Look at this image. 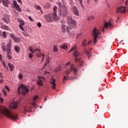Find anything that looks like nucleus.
I'll return each instance as SVG.
<instances>
[{
	"label": "nucleus",
	"mask_w": 128,
	"mask_h": 128,
	"mask_svg": "<svg viewBox=\"0 0 128 128\" xmlns=\"http://www.w3.org/2000/svg\"><path fill=\"white\" fill-rule=\"evenodd\" d=\"M38 26V28H40L42 26V24H40V22H38L37 24Z\"/></svg>",
	"instance_id": "a18cd8bd"
},
{
	"label": "nucleus",
	"mask_w": 128,
	"mask_h": 128,
	"mask_svg": "<svg viewBox=\"0 0 128 128\" xmlns=\"http://www.w3.org/2000/svg\"><path fill=\"white\" fill-rule=\"evenodd\" d=\"M94 17L93 16H90L88 19V20H94Z\"/></svg>",
	"instance_id": "f704fd0d"
},
{
	"label": "nucleus",
	"mask_w": 128,
	"mask_h": 128,
	"mask_svg": "<svg viewBox=\"0 0 128 128\" xmlns=\"http://www.w3.org/2000/svg\"><path fill=\"white\" fill-rule=\"evenodd\" d=\"M88 44H86V40H84V41L82 43V46H86Z\"/></svg>",
	"instance_id": "412c9836"
},
{
	"label": "nucleus",
	"mask_w": 128,
	"mask_h": 128,
	"mask_svg": "<svg viewBox=\"0 0 128 128\" xmlns=\"http://www.w3.org/2000/svg\"><path fill=\"white\" fill-rule=\"evenodd\" d=\"M91 42H92V41H90V40L88 41L87 44H90Z\"/></svg>",
	"instance_id": "6e6d98bb"
},
{
	"label": "nucleus",
	"mask_w": 128,
	"mask_h": 128,
	"mask_svg": "<svg viewBox=\"0 0 128 128\" xmlns=\"http://www.w3.org/2000/svg\"><path fill=\"white\" fill-rule=\"evenodd\" d=\"M10 106L14 110H16L18 108V104L16 103H12L10 104Z\"/></svg>",
	"instance_id": "6ab92c4d"
},
{
	"label": "nucleus",
	"mask_w": 128,
	"mask_h": 128,
	"mask_svg": "<svg viewBox=\"0 0 128 128\" xmlns=\"http://www.w3.org/2000/svg\"><path fill=\"white\" fill-rule=\"evenodd\" d=\"M2 36H3V38H6V32H3Z\"/></svg>",
	"instance_id": "2f4dec72"
},
{
	"label": "nucleus",
	"mask_w": 128,
	"mask_h": 128,
	"mask_svg": "<svg viewBox=\"0 0 128 128\" xmlns=\"http://www.w3.org/2000/svg\"><path fill=\"white\" fill-rule=\"evenodd\" d=\"M81 36V34H79L77 35V36L78 37V36Z\"/></svg>",
	"instance_id": "052dcab7"
},
{
	"label": "nucleus",
	"mask_w": 128,
	"mask_h": 128,
	"mask_svg": "<svg viewBox=\"0 0 128 128\" xmlns=\"http://www.w3.org/2000/svg\"><path fill=\"white\" fill-rule=\"evenodd\" d=\"M40 12H41L42 14H44V12H42V9H40Z\"/></svg>",
	"instance_id": "e2e57ef3"
},
{
	"label": "nucleus",
	"mask_w": 128,
	"mask_h": 128,
	"mask_svg": "<svg viewBox=\"0 0 128 128\" xmlns=\"http://www.w3.org/2000/svg\"><path fill=\"white\" fill-rule=\"evenodd\" d=\"M2 2L4 6L8 8V4H10V1H8V0H2Z\"/></svg>",
	"instance_id": "a211bd4d"
},
{
	"label": "nucleus",
	"mask_w": 128,
	"mask_h": 128,
	"mask_svg": "<svg viewBox=\"0 0 128 128\" xmlns=\"http://www.w3.org/2000/svg\"><path fill=\"white\" fill-rule=\"evenodd\" d=\"M58 6H59L60 8V6H62V3H60V2H59L58 3Z\"/></svg>",
	"instance_id": "603ef678"
},
{
	"label": "nucleus",
	"mask_w": 128,
	"mask_h": 128,
	"mask_svg": "<svg viewBox=\"0 0 128 128\" xmlns=\"http://www.w3.org/2000/svg\"><path fill=\"white\" fill-rule=\"evenodd\" d=\"M34 6L36 10H42V8L39 5H36L35 4Z\"/></svg>",
	"instance_id": "b1692460"
},
{
	"label": "nucleus",
	"mask_w": 128,
	"mask_h": 128,
	"mask_svg": "<svg viewBox=\"0 0 128 128\" xmlns=\"http://www.w3.org/2000/svg\"><path fill=\"white\" fill-rule=\"evenodd\" d=\"M32 106H33L34 108H36L37 106H36V102H33V103L32 104Z\"/></svg>",
	"instance_id": "4c0bfd02"
},
{
	"label": "nucleus",
	"mask_w": 128,
	"mask_h": 128,
	"mask_svg": "<svg viewBox=\"0 0 128 128\" xmlns=\"http://www.w3.org/2000/svg\"><path fill=\"white\" fill-rule=\"evenodd\" d=\"M100 34V32L98 31V29L96 28H95L92 32V36L94 38V44H96L98 40L96 39L98 38V36Z\"/></svg>",
	"instance_id": "423d86ee"
},
{
	"label": "nucleus",
	"mask_w": 128,
	"mask_h": 128,
	"mask_svg": "<svg viewBox=\"0 0 128 128\" xmlns=\"http://www.w3.org/2000/svg\"><path fill=\"white\" fill-rule=\"evenodd\" d=\"M20 88L22 90L21 92H22V94L24 96L26 94H28V92H29L28 88V86H26L25 85L22 84L18 88V94H20Z\"/></svg>",
	"instance_id": "39448f33"
},
{
	"label": "nucleus",
	"mask_w": 128,
	"mask_h": 128,
	"mask_svg": "<svg viewBox=\"0 0 128 128\" xmlns=\"http://www.w3.org/2000/svg\"><path fill=\"white\" fill-rule=\"evenodd\" d=\"M0 102H1V104L4 102V98H2V97H0Z\"/></svg>",
	"instance_id": "37998d69"
},
{
	"label": "nucleus",
	"mask_w": 128,
	"mask_h": 128,
	"mask_svg": "<svg viewBox=\"0 0 128 128\" xmlns=\"http://www.w3.org/2000/svg\"><path fill=\"white\" fill-rule=\"evenodd\" d=\"M72 11L74 16H80V14L78 13V8H76V7H72Z\"/></svg>",
	"instance_id": "9d476101"
},
{
	"label": "nucleus",
	"mask_w": 128,
	"mask_h": 128,
	"mask_svg": "<svg viewBox=\"0 0 128 128\" xmlns=\"http://www.w3.org/2000/svg\"><path fill=\"white\" fill-rule=\"evenodd\" d=\"M74 72V74H76V72H78V69L76 68H74V64L70 65V68L69 70H68L66 71V74L67 76H68V74H70L71 72Z\"/></svg>",
	"instance_id": "0eeeda50"
},
{
	"label": "nucleus",
	"mask_w": 128,
	"mask_h": 128,
	"mask_svg": "<svg viewBox=\"0 0 128 128\" xmlns=\"http://www.w3.org/2000/svg\"><path fill=\"white\" fill-rule=\"evenodd\" d=\"M8 66L11 72H14V65L11 63H8Z\"/></svg>",
	"instance_id": "aec40b11"
},
{
	"label": "nucleus",
	"mask_w": 128,
	"mask_h": 128,
	"mask_svg": "<svg viewBox=\"0 0 128 128\" xmlns=\"http://www.w3.org/2000/svg\"><path fill=\"white\" fill-rule=\"evenodd\" d=\"M5 88L7 90L8 92H10V87H8V86H5Z\"/></svg>",
	"instance_id": "79ce46f5"
},
{
	"label": "nucleus",
	"mask_w": 128,
	"mask_h": 128,
	"mask_svg": "<svg viewBox=\"0 0 128 128\" xmlns=\"http://www.w3.org/2000/svg\"><path fill=\"white\" fill-rule=\"evenodd\" d=\"M107 6H108V8H110V4H107Z\"/></svg>",
	"instance_id": "0e129e2a"
},
{
	"label": "nucleus",
	"mask_w": 128,
	"mask_h": 128,
	"mask_svg": "<svg viewBox=\"0 0 128 128\" xmlns=\"http://www.w3.org/2000/svg\"><path fill=\"white\" fill-rule=\"evenodd\" d=\"M28 50L30 52H33V53L36 51H37L36 52H40V50L38 48H36L34 50V49L32 48V46H29Z\"/></svg>",
	"instance_id": "f3484780"
},
{
	"label": "nucleus",
	"mask_w": 128,
	"mask_h": 128,
	"mask_svg": "<svg viewBox=\"0 0 128 128\" xmlns=\"http://www.w3.org/2000/svg\"><path fill=\"white\" fill-rule=\"evenodd\" d=\"M67 24L70 30H72V28H76V21L74 20L70 16H68L67 18Z\"/></svg>",
	"instance_id": "20e7f679"
},
{
	"label": "nucleus",
	"mask_w": 128,
	"mask_h": 128,
	"mask_svg": "<svg viewBox=\"0 0 128 128\" xmlns=\"http://www.w3.org/2000/svg\"><path fill=\"white\" fill-rule=\"evenodd\" d=\"M78 2H80V6L82 8H84V5L82 4V0H78Z\"/></svg>",
	"instance_id": "58836bf2"
},
{
	"label": "nucleus",
	"mask_w": 128,
	"mask_h": 128,
	"mask_svg": "<svg viewBox=\"0 0 128 128\" xmlns=\"http://www.w3.org/2000/svg\"><path fill=\"white\" fill-rule=\"evenodd\" d=\"M38 98V96H34V97L33 98V100H36V98Z\"/></svg>",
	"instance_id": "c03bdc74"
},
{
	"label": "nucleus",
	"mask_w": 128,
	"mask_h": 128,
	"mask_svg": "<svg viewBox=\"0 0 128 128\" xmlns=\"http://www.w3.org/2000/svg\"><path fill=\"white\" fill-rule=\"evenodd\" d=\"M50 58H48L46 60V62L45 64H44V66H46V64H50Z\"/></svg>",
	"instance_id": "c756f323"
},
{
	"label": "nucleus",
	"mask_w": 128,
	"mask_h": 128,
	"mask_svg": "<svg viewBox=\"0 0 128 128\" xmlns=\"http://www.w3.org/2000/svg\"><path fill=\"white\" fill-rule=\"evenodd\" d=\"M14 7L16 6H18V2H16V1H14Z\"/></svg>",
	"instance_id": "a19ab883"
},
{
	"label": "nucleus",
	"mask_w": 128,
	"mask_h": 128,
	"mask_svg": "<svg viewBox=\"0 0 128 128\" xmlns=\"http://www.w3.org/2000/svg\"><path fill=\"white\" fill-rule=\"evenodd\" d=\"M24 112H28V110H26V109H24Z\"/></svg>",
	"instance_id": "864d4df0"
},
{
	"label": "nucleus",
	"mask_w": 128,
	"mask_h": 128,
	"mask_svg": "<svg viewBox=\"0 0 128 128\" xmlns=\"http://www.w3.org/2000/svg\"><path fill=\"white\" fill-rule=\"evenodd\" d=\"M14 50H15L16 52H18H18H20V47H18V46H15Z\"/></svg>",
	"instance_id": "bb28decb"
},
{
	"label": "nucleus",
	"mask_w": 128,
	"mask_h": 128,
	"mask_svg": "<svg viewBox=\"0 0 128 128\" xmlns=\"http://www.w3.org/2000/svg\"><path fill=\"white\" fill-rule=\"evenodd\" d=\"M42 62H44V54H43L42 55Z\"/></svg>",
	"instance_id": "5fc2aeb1"
},
{
	"label": "nucleus",
	"mask_w": 128,
	"mask_h": 128,
	"mask_svg": "<svg viewBox=\"0 0 128 128\" xmlns=\"http://www.w3.org/2000/svg\"><path fill=\"white\" fill-rule=\"evenodd\" d=\"M23 26L24 25H19V28H20V30H24Z\"/></svg>",
	"instance_id": "e433bc0d"
},
{
	"label": "nucleus",
	"mask_w": 128,
	"mask_h": 128,
	"mask_svg": "<svg viewBox=\"0 0 128 128\" xmlns=\"http://www.w3.org/2000/svg\"><path fill=\"white\" fill-rule=\"evenodd\" d=\"M108 26H110V28H112V24H110V22L108 23H105L104 26L100 28V30H102V32H104V28H108Z\"/></svg>",
	"instance_id": "ddd939ff"
},
{
	"label": "nucleus",
	"mask_w": 128,
	"mask_h": 128,
	"mask_svg": "<svg viewBox=\"0 0 128 128\" xmlns=\"http://www.w3.org/2000/svg\"><path fill=\"white\" fill-rule=\"evenodd\" d=\"M78 48L76 46H74V47H72L70 50L68 51V52H70L74 51L73 53V56H74V58H78L80 54V52L78 51Z\"/></svg>",
	"instance_id": "6e6552de"
},
{
	"label": "nucleus",
	"mask_w": 128,
	"mask_h": 128,
	"mask_svg": "<svg viewBox=\"0 0 128 128\" xmlns=\"http://www.w3.org/2000/svg\"><path fill=\"white\" fill-rule=\"evenodd\" d=\"M10 36L11 37V38H12V40H14L15 42H18V41L20 40L18 38L16 37V36L12 34H10Z\"/></svg>",
	"instance_id": "dca6fc26"
},
{
	"label": "nucleus",
	"mask_w": 128,
	"mask_h": 128,
	"mask_svg": "<svg viewBox=\"0 0 128 128\" xmlns=\"http://www.w3.org/2000/svg\"><path fill=\"white\" fill-rule=\"evenodd\" d=\"M62 32H66H66H69V29L70 30V27L66 26V25H64V24H62Z\"/></svg>",
	"instance_id": "f8f14e48"
},
{
	"label": "nucleus",
	"mask_w": 128,
	"mask_h": 128,
	"mask_svg": "<svg viewBox=\"0 0 128 128\" xmlns=\"http://www.w3.org/2000/svg\"><path fill=\"white\" fill-rule=\"evenodd\" d=\"M39 80H38L37 82V84H38V86H44V82H42L43 80H44V77H38V78Z\"/></svg>",
	"instance_id": "9b49d317"
},
{
	"label": "nucleus",
	"mask_w": 128,
	"mask_h": 128,
	"mask_svg": "<svg viewBox=\"0 0 128 128\" xmlns=\"http://www.w3.org/2000/svg\"><path fill=\"white\" fill-rule=\"evenodd\" d=\"M90 50L89 52L86 50V52L87 56H88V58H90V56H92V54H90Z\"/></svg>",
	"instance_id": "c85d7f7f"
},
{
	"label": "nucleus",
	"mask_w": 128,
	"mask_h": 128,
	"mask_svg": "<svg viewBox=\"0 0 128 128\" xmlns=\"http://www.w3.org/2000/svg\"><path fill=\"white\" fill-rule=\"evenodd\" d=\"M28 18L31 20V22H34V19H32L30 16H28Z\"/></svg>",
	"instance_id": "09e8293b"
},
{
	"label": "nucleus",
	"mask_w": 128,
	"mask_h": 128,
	"mask_svg": "<svg viewBox=\"0 0 128 128\" xmlns=\"http://www.w3.org/2000/svg\"><path fill=\"white\" fill-rule=\"evenodd\" d=\"M0 112L2 114H4V116H6L7 118L14 120H16L18 118L16 114H14L4 106H0Z\"/></svg>",
	"instance_id": "f03ea898"
},
{
	"label": "nucleus",
	"mask_w": 128,
	"mask_h": 128,
	"mask_svg": "<svg viewBox=\"0 0 128 128\" xmlns=\"http://www.w3.org/2000/svg\"><path fill=\"white\" fill-rule=\"evenodd\" d=\"M62 70V66H58L56 69V72H60V70Z\"/></svg>",
	"instance_id": "cd10ccee"
},
{
	"label": "nucleus",
	"mask_w": 128,
	"mask_h": 128,
	"mask_svg": "<svg viewBox=\"0 0 128 128\" xmlns=\"http://www.w3.org/2000/svg\"><path fill=\"white\" fill-rule=\"evenodd\" d=\"M68 64H70V62H68L66 64V66H68Z\"/></svg>",
	"instance_id": "680f3d73"
},
{
	"label": "nucleus",
	"mask_w": 128,
	"mask_h": 128,
	"mask_svg": "<svg viewBox=\"0 0 128 128\" xmlns=\"http://www.w3.org/2000/svg\"><path fill=\"white\" fill-rule=\"evenodd\" d=\"M2 0H0V4H2Z\"/></svg>",
	"instance_id": "69168bd1"
},
{
	"label": "nucleus",
	"mask_w": 128,
	"mask_h": 128,
	"mask_svg": "<svg viewBox=\"0 0 128 128\" xmlns=\"http://www.w3.org/2000/svg\"><path fill=\"white\" fill-rule=\"evenodd\" d=\"M3 28L4 30H10V28H8V26H4Z\"/></svg>",
	"instance_id": "c9c22d12"
},
{
	"label": "nucleus",
	"mask_w": 128,
	"mask_h": 128,
	"mask_svg": "<svg viewBox=\"0 0 128 128\" xmlns=\"http://www.w3.org/2000/svg\"><path fill=\"white\" fill-rule=\"evenodd\" d=\"M78 78L76 76H71L70 78H69V80H76Z\"/></svg>",
	"instance_id": "7c9ffc66"
},
{
	"label": "nucleus",
	"mask_w": 128,
	"mask_h": 128,
	"mask_svg": "<svg viewBox=\"0 0 128 128\" xmlns=\"http://www.w3.org/2000/svg\"><path fill=\"white\" fill-rule=\"evenodd\" d=\"M75 62H78L80 66H84V61L82 60L81 58H75Z\"/></svg>",
	"instance_id": "2eb2a0df"
},
{
	"label": "nucleus",
	"mask_w": 128,
	"mask_h": 128,
	"mask_svg": "<svg viewBox=\"0 0 128 128\" xmlns=\"http://www.w3.org/2000/svg\"><path fill=\"white\" fill-rule=\"evenodd\" d=\"M32 56H34V55H32V54L30 53L29 58H32Z\"/></svg>",
	"instance_id": "49530a36"
},
{
	"label": "nucleus",
	"mask_w": 128,
	"mask_h": 128,
	"mask_svg": "<svg viewBox=\"0 0 128 128\" xmlns=\"http://www.w3.org/2000/svg\"><path fill=\"white\" fill-rule=\"evenodd\" d=\"M18 22L20 24L19 26H24V22L22 20H18Z\"/></svg>",
	"instance_id": "393cba45"
},
{
	"label": "nucleus",
	"mask_w": 128,
	"mask_h": 128,
	"mask_svg": "<svg viewBox=\"0 0 128 128\" xmlns=\"http://www.w3.org/2000/svg\"><path fill=\"white\" fill-rule=\"evenodd\" d=\"M60 16H64L68 14V12H66V8L64 7L60 8Z\"/></svg>",
	"instance_id": "1a4fd4ad"
},
{
	"label": "nucleus",
	"mask_w": 128,
	"mask_h": 128,
	"mask_svg": "<svg viewBox=\"0 0 128 128\" xmlns=\"http://www.w3.org/2000/svg\"><path fill=\"white\" fill-rule=\"evenodd\" d=\"M60 48H63L64 50H66L68 48V45H66V44L60 45Z\"/></svg>",
	"instance_id": "4be33fe9"
},
{
	"label": "nucleus",
	"mask_w": 128,
	"mask_h": 128,
	"mask_svg": "<svg viewBox=\"0 0 128 128\" xmlns=\"http://www.w3.org/2000/svg\"><path fill=\"white\" fill-rule=\"evenodd\" d=\"M58 10V6H55L53 7V13L52 14H48L44 15V18L46 22H52L53 20L54 22H58L60 20V17L56 14V10Z\"/></svg>",
	"instance_id": "f257e3e1"
},
{
	"label": "nucleus",
	"mask_w": 128,
	"mask_h": 128,
	"mask_svg": "<svg viewBox=\"0 0 128 128\" xmlns=\"http://www.w3.org/2000/svg\"><path fill=\"white\" fill-rule=\"evenodd\" d=\"M50 84H52V88L56 90V80L52 78L50 80Z\"/></svg>",
	"instance_id": "4468645a"
},
{
	"label": "nucleus",
	"mask_w": 128,
	"mask_h": 128,
	"mask_svg": "<svg viewBox=\"0 0 128 128\" xmlns=\"http://www.w3.org/2000/svg\"><path fill=\"white\" fill-rule=\"evenodd\" d=\"M4 66H5V68H6V64H4Z\"/></svg>",
	"instance_id": "338daca9"
},
{
	"label": "nucleus",
	"mask_w": 128,
	"mask_h": 128,
	"mask_svg": "<svg viewBox=\"0 0 128 128\" xmlns=\"http://www.w3.org/2000/svg\"><path fill=\"white\" fill-rule=\"evenodd\" d=\"M54 52H58V48L56 46H54Z\"/></svg>",
	"instance_id": "72a5a7b5"
},
{
	"label": "nucleus",
	"mask_w": 128,
	"mask_h": 128,
	"mask_svg": "<svg viewBox=\"0 0 128 128\" xmlns=\"http://www.w3.org/2000/svg\"><path fill=\"white\" fill-rule=\"evenodd\" d=\"M2 48L4 52H6L7 58L8 60H12V43L8 42L6 46L3 44H2Z\"/></svg>",
	"instance_id": "7ed1b4c3"
},
{
	"label": "nucleus",
	"mask_w": 128,
	"mask_h": 128,
	"mask_svg": "<svg viewBox=\"0 0 128 128\" xmlns=\"http://www.w3.org/2000/svg\"><path fill=\"white\" fill-rule=\"evenodd\" d=\"M0 74V76H1V78H2L1 73Z\"/></svg>",
	"instance_id": "774afa93"
},
{
	"label": "nucleus",
	"mask_w": 128,
	"mask_h": 128,
	"mask_svg": "<svg viewBox=\"0 0 128 128\" xmlns=\"http://www.w3.org/2000/svg\"><path fill=\"white\" fill-rule=\"evenodd\" d=\"M15 8L16 10H18V12H22V9H20V6L18 5L17 6H15Z\"/></svg>",
	"instance_id": "a878e982"
},
{
	"label": "nucleus",
	"mask_w": 128,
	"mask_h": 128,
	"mask_svg": "<svg viewBox=\"0 0 128 128\" xmlns=\"http://www.w3.org/2000/svg\"><path fill=\"white\" fill-rule=\"evenodd\" d=\"M3 20H4V22H5L6 24H8L10 22V21H8V20L7 19L3 18Z\"/></svg>",
	"instance_id": "ea45409f"
},
{
	"label": "nucleus",
	"mask_w": 128,
	"mask_h": 128,
	"mask_svg": "<svg viewBox=\"0 0 128 128\" xmlns=\"http://www.w3.org/2000/svg\"><path fill=\"white\" fill-rule=\"evenodd\" d=\"M43 54H42V53H40L39 54H38L37 56H38V58H40V56H42Z\"/></svg>",
	"instance_id": "de8ad7c7"
},
{
	"label": "nucleus",
	"mask_w": 128,
	"mask_h": 128,
	"mask_svg": "<svg viewBox=\"0 0 128 128\" xmlns=\"http://www.w3.org/2000/svg\"><path fill=\"white\" fill-rule=\"evenodd\" d=\"M19 78H20V80H22V74H20L19 75Z\"/></svg>",
	"instance_id": "3c124183"
},
{
	"label": "nucleus",
	"mask_w": 128,
	"mask_h": 128,
	"mask_svg": "<svg viewBox=\"0 0 128 128\" xmlns=\"http://www.w3.org/2000/svg\"><path fill=\"white\" fill-rule=\"evenodd\" d=\"M22 34H24V36H28V33L24 32H22Z\"/></svg>",
	"instance_id": "473e14b6"
},
{
	"label": "nucleus",
	"mask_w": 128,
	"mask_h": 128,
	"mask_svg": "<svg viewBox=\"0 0 128 128\" xmlns=\"http://www.w3.org/2000/svg\"><path fill=\"white\" fill-rule=\"evenodd\" d=\"M2 92L4 94V96H6V90H3Z\"/></svg>",
	"instance_id": "8fccbe9b"
},
{
	"label": "nucleus",
	"mask_w": 128,
	"mask_h": 128,
	"mask_svg": "<svg viewBox=\"0 0 128 128\" xmlns=\"http://www.w3.org/2000/svg\"><path fill=\"white\" fill-rule=\"evenodd\" d=\"M17 1L18 2H22V0H17Z\"/></svg>",
	"instance_id": "bf43d9fd"
},
{
	"label": "nucleus",
	"mask_w": 128,
	"mask_h": 128,
	"mask_svg": "<svg viewBox=\"0 0 128 128\" xmlns=\"http://www.w3.org/2000/svg\"><path fill=\"white\" fill-rule=\"evenodd\" d=\"M2 59V54H0V60Z\"/></svg>",
	"instance_id": "13d9d810"
},
{
	"label": "nucleus",
	"mask_w": 128,
	"mask_h": 128,
	"mask_svg": "<svg viewBox=\"0 0 128 128\" xmlns=\"http://www.w3.org/2000/svg\"><path fill=\"white\" fill-rule=\"evenodd\" d=\"M3 82H4V81H2V80H0V84H2Z\"/></svg>",
	"instance_id": "4d7b16f0"
},
{
	"label": "nucleus",
	"mask_w": 128,
	"mask_h": 128,
	"mask_svg": "<svg viewBox=\"0 0 128 128\" xmlns=\"http://www.w3.org/2000/svg\"><path fill=\"white\" fill-rule=\"evenodd\" d=\"M70 80V76H67L66 77V76H64L63 78V84H64V80Z\"/></svg>",
	"instance_id": "5701e85b"
}]
</instances>
